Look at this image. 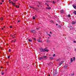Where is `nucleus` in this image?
<instances>
[{
	"instance_id": "052dcab7",
	"label": "nucleus",
	"mask_w": 76,
	"mask_h": 76,
	"mask_svg": "<svg viewBox=\"0 0 76 76\" xmlns=\"http://www.w3.org/2000/svg\"><path fill=\"white\" fill-rule=\"evenodd\" d=\"M1 68H2V67H1Z\"/></svg>"
},
{
	"instance_id": "c9c22d12",
	"label": "nucleus",
	"mask_w": 76,
	"mask_h": 76,
	"mask_svg": "<svg viewBox=\"0 0 76 76\" xmlns=\"http://www.w3.org/2000/svg\"><path fill=\"white\" fill-rule=\"evenodd\" d=\"M10 36H11V37H13V35H11Z\"/></svg>"
},
{
	"instance_id": "473e14b6",
	"label": "nucleus",
	"mask_w": 76,
	"mask_h": 76,
	"mask_svg": "<svg viewBox=\"0 0 76 76\" xmlns=\"http://www.w3.org/2000/svg\"><path fill=\"white\" fill-rule=\"evenodd\" d=\"M64 68H66V67H67V66H64Z\"/></svg>"
},
{
	"instance_id": "4be33fe9",
	"label": "nucleus",
	"mask_w": 76,
	"mask_h": 76,
	"mask_svg": "<svg viewBox=\"0 0 76 76\" xmlns=\"http://www.w3.org/2000/svg\"><path fill=\"white\" fill-rule=\"evenodd\" d=\"M61 61L60 59H57L56 60V61Z\"/></svg>"
},
{
	"instance_id": "f3484780",
	"label": "nucleus",
	"mask_w": 76,
	"mask_h": 76,
	"mask_svg": "<svg viewBox=\"0 0 76 76\" xmlns=\"http://www.w3.org/2000/svg\"><path fill=\"white\" fill-rule=\"evenodd\" d=\"M70 29H72L73 28V27H72V26H71L70 27Z\"/></svg>"
},
{
	"instance_id": "412c9836",
	"label": "nucleus",
	"mask_w": 76,
	"mask_h": 76,
	"mask_svg": "<svg viewBox=\"0 0 76 76\" xmlns=\"http://www.w3.org/2000/svg\"><path fill=\"white\" fill-rule=\"evenodd\" d=\"M47 42H50V40H48L47 41Z\"/></svg>"
},
{
	"instance_id": "7ed1b4c3",
	"label": "nucleus",
	"mask_w": 76,
	"mask_h": 76,
	"mask_svg": "<svg viewBox=\"0 0 76 76\" xmlns=\"http://www.w3.org/2000/svg\"><path fill=\"white\" fill-rule=\"evenodd\" d=\"M42 57H43V59H44V60H46L47 59V56H43Z\"/></svg>"
},
{
	"instance_id": "ea45409f",
	"label": "nucleus",
	"mask_w": 76,
	"mask_h": 76,
	"mask_svg": "<svg viewBox=\"0 0 76 76\" xmlns=\"http://www.w3.org/2000/svg\"><path fill=\"white\" fill-rule=\"evenodd\" d=\"M47 6L48 7H49V5H48V4H47Z\"/></svg>"
},
{
	"instance_id": "6ab92c4d",
	"label": "nucleus",
	"mask_w": 76,
	"mask_h": 76,
	"mask_svg": "<svg viewBox=\"0 0 76 76\" xmlns=\"http://www.w3.org/2000/svg\"><path fill=\"white\" fill-rule=\"evenodd\" d=\"M49 58L50 60H53V57H50Z\"/></svg>"
},
{
	"instance_id": "5fc2aeb1",
	"label": "nucleus",
	"mask_w": 76,
	"mask_h": 76,
	"mask_svg": "<svg viewBox=\"0 0 76 76\" xmlns=\"http://www.w3.org/2000/svg\"><path fill=\"white\" fill-rule=\"evenodd\" d=\"M48 76H50V75H49Z\"/></svg>"
},
{
	"instance_id": "a211bd4d",
	"label": "nucleus",
	"mask_w": 76,
	"mask_h": 76,
	"mask_svg": "<svg viewBox=\"0 0 76 76\" xmlns=\"http://www.w3.org/2000/svg\"><path fill=\"white\" fill-rule=\"evenodd\" d=\"M0 19H1V20H3V18L2 17H1Z\"/></svg>"
},
{
	"instance_id": "3c124183",
	"label": "nucleus",
	"mask_w": 76,
	"mask_h": 76,
	"mask_svg": "<svg viewBox=\"0 0 76 76\" xmlns=\"http://www.w3.org/2000/svg\"><path fill=\"white\" fill-rule=\"evenodd\" d=\"M37 29H39V28H37Z\"/></svg>"
},
{
	"instance_id": "393cba45",
	"label": "nucleus",
	"mask_w": 76,
	"mask_h": 76,
	"mask_svg": "<svg viewBox=\"0 0 76 76\" xmlns=\"http://www.w3.org/2000/svg\"><path fill=\"white\" fill-rule=\"evenodd\" d=\"M35 19V17H33V19Z\"/></svg>"
},
{
	"instance_id": "a18cd8bd",
	"label": "nucleus",
	"mask_w": 76,
	"mask_h": 76,
	"mask_svg": "<svg viewBox=\"0 0 76 76\" xmlns=\"http://www.w3.org/2000/svg\"><path fill=\"white\" fill-rule=\"evenodd\" d=\"M45 4H47H47H47V3H45Z\"/></svg>"
},
{
	"instance_id": "2f4dec72",
	"label": "nucleus",
	"mask_w": 76,
	"mask_h": 76,
	"mask_svg": "<svg viewBox=\"0 0 76 76\" xmlns=\"http://www.w3.org/2000/svg\"><path fill=\"white\" fill-rule=\"evenodd\" d=\"M10 58V56H8V58Z\"/></svg>"
},
{
	"instance_id": "9b49d317",
	"label": "nucleus",
	"mask_w": 76,
	"mask_h": 76,
	"mask_svg": "<svg viewBox=\"0 0 76 76\" xmlns=\"http://www.w3.org/2000/svg\"><path fill=\"white\" fill-rule=\"evenodd\" d=\"M2 75H3L4 74V72L3 71H2L1 72Z\"/></svg>"
},
{
	"instance_id": "f704fd0d",
	"label": "nucleus",
	"mask_w": 76,
	"mask_h": 76,
	"mask_svg": "<svg viewBox=\"0 0 76 76\" xmlns=\"http://www.w3.org/2000/svg\"><path fill=\"white\" fill-rule=\"evenodd\" d=\"M34 41H36V39H35V38H34Z\"/></svg>"
},
{
	"instance_id": "6e6d98bb",
	"label": "nucleus",
	"mask_w": 76,
	"mask_h": 76,
	"mask_svg": "<svg viewBox=\"0 0 76 76\" xmlns=\"http://www.w3.org/2000/svg\"><path fill=\"white\" fill-rule=\"evenodd\" d=\"M15 38V36L13 38Z\"/></svg>"
},
{
	"instance_id": "e2e57ef3",
	"label": "nucleus",
	"mask_w": 76,
	"mask_h": 76,
	"mask_svg": "<svg viewBox=\"0 0 76 76\" xmlns=\"http://www.w3.org/2000/svg\"><path fill=\"white\" fill-rule=\"evenodd\" d=\"M75 50H76V49H75Z\"/></svg>"
},
{
	"instance_id": "864d4df0",
	"label": "nucleus",
	"mask_w": 76,
	"mask_h": 76,
	"mask_svg": "<svg viewBox=\"0 0 76 76\" xmlns=\"http://www.w3.org/2000/svg\"><path fill=\"white\" fill-rule=\"evenodd\" d=\"M9 3H11V2H10Z\"/></svg>"
},
{
	"instance_id": "58836bf2",
	"label": "nucleus",
	"mask_w": 76,
	"mask_h": 76,
	"mask_svg": "<svg viewBox=\"0 0 76 76\" xmlns=\"http://www.w3.org/2000/svg\"><path fill=\"white\" fill-rule=\"evenodd\" d=\"M18 22H20V20H18Z\"/></svg>"
},
{
	"instance_id": "ddd939ff",
	"label": "nucleus",
	"mask_w": 76,
	"mask_h": 76,
	"mask_svg": "<svg viewBox=\"0 0 76 76\" xmlns=\"http://www.w3.org/2000/svg\"><path fill=\"white\" fill-rule=\"evenodd\" d=\"M29 7L30 8H31L32 9H35L34 8V7H32V6H30Z\"/></svg>"
},
{
	"instance_id": "4468645a",
	"label": "nucleus",
	"mask_w": 76,
	"mask_h": 76,
	"mask_svg": "<svg viewBox=\"0 0 76 76\" xmlns=\"http://www.w3.org/2000/svg\"><path fill=\"white\" fill-rule=\"evenodd\" d=\"M16 8H19V6H18V5H16Z\"/></svg>"
},
{
	"instance_id": "cd10ccee",
	"label": "nucleus",
	"mask_w": 76,
	"mask_h": 76,
	"mask_svg": "<svg viewBox=\"0 0 76 76\" xmlns=\"http://www.w3.org/2000/svg\"><path fill=\"white\" fill-rule=\"evenodd\" d=\"M48 35H49V37H51V35H50V34H48Z\"/></svg>"
},
{
	"instance_id": "b1692460",
	"label": "nucleus",
	"mask_w": 76,
	"mask_h": 76,
	"mask_svg": "<svg viewBox=\"0 0 76 76\" xmlns=\"http://www.w3.org/2000/svg\"><path fill=\"white\" fill-rule=\"evenodd\" d=\"M55 56H56V54H54L53 55V57H55Z\"/></svg>"
},
{
	"instance_id": "603ef678",
	"label": "nucleus",
	"mask_w": 76,
	"mask_h": 76,
	"mask_svg": "<svg viewBox=\"0 0 76 76\" xmlns=\"http://www.w3.org/2000/svg\"><path fill=\"white\" fill-rule=\"evenodd\" d=\"M19 4V5H20V4Z\"/></svg>"
},
{
	"instance_id": "0eeeda50",
	"label": "nucleus",
	"mask_w": 76,
	"mask_h": 76,
	"mask_svg": "<svg viewBox=\"0 0 76 76\" xmlns=\"http://www.w3.org/2000/svg\"><path fill=\"white\" fill-rule=\"evenodd\" d=\"M11 2L13 6H15V3H14L12 1H11Z\"/></svg>"
},
{
	"instance_id": "a878e982",
	"label": "nucleus",
	"mask_w": 76,
	"mask_h": 76,
	"mask_svg": "<svg viewBox=\"0 0 76 76\" xmlns=\"http://www.w3.org/2000/svg\"><path fill=\"white\" fill-rule=\"evenodd\" d=\"M11 51V50L10 49H9V52H10Z\"/></svg>"
},
{
	"instance_id": "5701e85b",
	"label": "nucleus",
	"mask_w": 76,
	"mask_h": 76,
	"mask_svg": "<svg viewBox=\"0 0 76 76\" xmlns=\"http://www.w3.org/2000/svg\"><path fill=\"white\" fill-rule=\"evenodd\" d=\"M68 17H69V18H70V15H68Z\"/></svg>"
},
{
	"instance_id": "6e6552de",
	"label": "nucleus",
	"mask_w": 76,
	"mask_h": 76,
	"mask_svg": "<svg viewBox=\"0 0 76 76\" xmlns=\"http://www.w3.org/2000/svg\"><path fill=\"white\" fill-rule=\"evenodd\" d=\"M73 7H74V9H76V6L74 4L73 5Z\"/></svg>"
},
{
	"instance_id": "a19ab883",
	"label": "nucleus",
	"mask_w": 76,
	"mask_h": 76,
	"mask_svg": "<svg viewBox=\"0 0 76 76\" xmlns=\"http://www.w3.org/2000/svg\"><path fill=\"white\" fill-rule=\"evenodd\" d=\"M76 41H74V42H75V43H76Z\"/></svg>"
},
{
	"instance_id": "8fccbe9b",
	"label": "nucleus",
	"mask_w": 76,
	"mask_h": 76,
	"mask_svg": "<svg viewBox=\"0 0 76 76\" xmlns=\"http://www.w3.org/2000/svg\"><path fill=\"white\" fill-rule=\"evenodd\" d=\"M0 4H2V3H0Z\"/></svg>"
},
{
	"instance_id": "f8f14e48",
	"label": "nucleus",
	"mask_w": 76,
	"mask_h": 76,
	"mask_svg": "<svg viewBox=\"0 0 76 76\" xmlns=\"http://www.w3.org/2000/svg\"><path fill=\"white\" fill-rule=\"evenodd\" d=\"M46 9H48V10H50V9H51V7H50L49 8H46Z\"/></svg>"
},
{
	"instance_id": "37998d69",
	"label": "nucleus",
	"mask_w": 76,
	"mask_h": 76,
	"mask_svg": "<svg viewBox=\"0 0 76 76\" xmlns=\"http://www.w3.org/2000/svg\"><path fill=\"white\" fill-rule=\"evenodd\" d=\"M50 34H52V32H50Z\"/></svg>"
},
{
	"instance_id": "680f3d73",
	"label": "nucleus",
	"mask_w": 76,
	"mask_h": 76,
	"mask_svg": "<svg viewBox=\"0 0 76 76\" xmlns=\"http://www.w3.org/2000/svg\"><path fill=\"white\" fill-rule=\"evenodd\" d=\"M16 0V1H17V0Z\"/></svg>"
},
{
	"instance_id": "e433bc0d",
	"label": "nucleus",
	"mask_w": 76,
	"mask_h": 76,
	"mask_svg": "<svg viewBox=\"0 0 76 76\" xmlns=\"http://www.w3.org/2000/svg\"><path fill=\"white\" fill-rule=\"evenodd\" d=\"M16 41V39H15V41L14 42H15V41Z\"/></svg>"
},
{
	"instance_id": "7c9ffc66",
	"label": "nucleus",
	"mask_w": 76,
	"mask_h": 76,
	"mask_svg": "<svg viewBox=\"0 0 76 76\" xmlns=\"http://www.w3.org/2000/svg\"><path fill=\"white\" fill-rule=\"evenodd\" d=\"M53 3L54 4H55V3H56V2H55V1H53Z\"/></svg>"
},
{
	"instance_id": "c03bdc74",
	"label": "nucleus",
	"mask_w": 76,
	"mask_h": 76,
	"mask_svg": "<svg viewBox=\"0 0 76 76\" xmlns=\"http://www.w3.org/2000/svg\"><path fill=\"white\" fill-rule=\"evenodd\" d=\"M46 2H49V1H47Z\"/></svg>"
},
{
	"instance_id": "bb28decb",
	"label": "nucleus",
	"mask_w": 76,
	"mask_h": 76,
	"mask_svg": "<svg viewBox=\"0 0 76 76\" xmlns=\"http://www.w3.org/2000/svg\"><path fill=\"white\" fill-rule=\"evenodd\" d=\"M5 27V26H4V28H2V30H3V29H4V28H5V27Z\"/></svg>"
},
{
	"instance_id": "aec40b11",
	"label": "nucleus",
	"mask_w": 76,
	"mask_h": 76,
	"mask_svg": "<svg viewBox=\"0 0 76 76\" xmlns=\"http://www.w3.org/2000/svg\"><path fill=\"white\" fill-rule=\"evenodd\" d=\"M73 61H75V57H73Z\"/></svg>"
},
{
	"instance_id": "f03ea898",
	"label": "nucleus",
	"mask_w": 76,
	"mask_h": 76,
	"mask_svg": "<svg viewBox=\"0 0 76 76\" xmlns=\"http://www.w3.org/2000/svg\"><path fill=\"white\" fill-rule=\"evenodd\" d=\"M63 63H64V61H61V62L59 63V66H60L61 65V64H63Z\"/></svg>"
},
{
	"instance_id": "09e8293b",
	"label": "nucleus",
	"mask_w": 76,
	"mask_h": 76,
	"mask_svg": "<svg viewBox=\"0 0 76 76\" xmlns=\"http://www.w3.org/2000/svg\"><path fill=\"white\" fill-rule=\"evenodd\" d=\"M2 1V2H4V1Z\"/></svg>"
},
{
	"instance_id": "dca6fc26",
	"label": "nucleus",
	"mask_w": 76,
	"mask_h": 76,
	"mask_svg": "<svg viewBox=\"0 0 76 76\" xmlns=\"http://www.w3.org/2000/svg\"><path fill=\"white\" fill-rule=\"evenodd\" d=\"M72 24H73V25H74V24H75V22L74 21H72Z\"/></svg>"
},
{
	"instance_id": "39448f33",
	"label": "nucleus",
	"mask_w": 76,
	"mask_h": 76,
	"mask_svg": "<svg viewBox=\"0 0 76 76\" xmlns=\"http://www.w3.org/2000/svg\"><path fill=\"white\" fill-rule=\"evenodd\" d=\"M73 58H71L70 59V63H73Z\"/></svg>"
},
{
	"instance_id": "c85d7f7f",
	"label": "nucleus",
	"mask_w": 76,
	"mask_h": 76,
	"mask_svg": "<svg viewBox=\"0 0 76 76\" xmlns=\"http://www.w3.org/2000/svg\"><path fill=\"white\" fill-rule=\"evenodd\" d=\"M75 74H74V73H72V76H74V75Z\"/></svg>"
},
{
	"instance_id": "2eb2a0df",
	"label": "nucleus",
	"mask_w": 76,
	"mask_h": 76,
	"mask_svg": "<svg viewBox=\"0 0 76 76\" xmlns=\"http://www.w3.org/2000/svg\"><path fill=\"white\" fill-rule=\"evenodd\" d=\"M28 41L29 42H32V40H31L30 39H28Z\"/></svg>"
},
{
	"instance_id": "1a4fd4ad",
	"label": "nucleus",
	"mask_w": 76,
	"mask_h": 76,
	"mask_svg": "<svg viewBox=\"0 0 76 76\" xmlns=\"http://www.w3.org/2000/svg\"><path fill=\"white\" fill-rule=\"evenodd\" d=\"M41 59H42V60L44 59L43 58L40 57L39 58V60H41Z\"/></svg>"
},
{
	"instance_id": "13d9d810",
	"label": "nucleus",
	"mask_w": 76,
	"mask_h": 76,
	"mask_svg": "<svg viewBox=\"0 0 76 76\" xmlns=\"http://www.w3.org/2000/svg\"><path fill=\"white\" fill-rule=\"evenodd\" d=\"M37 6H38V7H39V5H38Z\"/></svg>"
},
{
	"instance_id": "79ce46f5",
	"label": "nucleus",
	"mask_w": 76,
	"mask_h": 76,
	"mask_svg": "<svg viewBox=\"0 0 76 76\" xmlns=\"http://www.w3.org/2000/svg\"><path fill=\"white\" fill-rule=\"evenodd\" d=\"M58 22L59 23H60V21H58Z\"/></svg>"
},
{
	"instance_id": "423d86ee",
	"label": "nucleus",
	"mask_w": 76,
	"mask_h": 76,
	"mask_svg": "<svg viewBox=\"0 0 76 76\" xmlns=\"http://www.w3.org/2000/svg\"><path fill=\"white\" fill-rule=\"evenodd\" d=\"M37 41L38 42H42V41L40 40H39V39H38L37 40Z\"/></svg>"
},
{
	"instance_id": "4d7b16f0",
	"label": "nucleus",
	"mask_w": 76,
	"mask_h": 76,
	"mask_svg": "<svg viewBox=\"0 0 76 76\" xmlns=\"http://www.w3.org/2000/svg\"><path fill=\"white\" fill-rule=\"evenodd\" d=\"M48 39H50V37L48 38Z\"/></svg>"
},
{
	"instance_id": "20e7f679",
	"label": "nucleus",
	"mask_w": 76,
	"mask_h": 76,
	"mask_svg": "<svg viewBox=\"0 0 76 76\" xmlns=\"http://www.w3.org/2000/svg\"><path fill=\"white\" fill-rule=\"evenodd\" d=\"M31 32H32V33H36V31L34 30H31Z\"/></svg>"
},
{
	"instance_id": "f257e3e1",
	"label": "nucleus",
	"mask_w": 76,
	"mask_h": 76,
	"mask_svg": "<svg viewBox=\"0 0 76 76\" xmlns=\"http://www.w3.org/2000/svg\"><path fill=\"white\" fill-rule=\"evenodd\" d=\"M40 50L41 52H45V51H47V52H48L49 51V50H47V48H45V49H43V48H40L39 49Z\"/></svg>"
},
{
	"instance_id": "49530a36",
	"label": "nucleus",
	"mask_w": 76,
	"mask_h": 76,
	"mask_svg": "<svg viewBox=\"0 0 76 76\" xmlns=\"http://www.w3.org/2000/svg\"><path fill=\"white\" fill-rule=\"evenodd\" d=\"M56 26H57V25H58V24H56Z\"/></svg>"
},
{
	"instance_id": "c756f323",
	"label": "nucleus",
	"mask_w": 76,
	"mask_h": 76,
	"mask_svg": "<svg viewBox=\"0 0 76 76\" xmlns=\"http://www.w3.org/2000/svg\"><path fill=\"white\" fill-rule=\"evenodd\" d=\"M59 28H61V26L59 25Z\"/></svg>"
},
{
	"instance_id": "de8ad7c7",
	"label": "nucleus",
	"mask_w": 76,
	"mask_h": 76,
	"mask_svg": "<svg viewBox=\"0 0 76 76\" xmlns=\"http://www.w3.org/2000/svg\"><path fill=\"white\" fill-rule=\"evenodd\" d=\"M14 41H13V40H12V42H14Z\"/></svg>"
},
{
	"instance_id": "72a5a7b5",
	"label": "nucleus",
	"mask_w": 76,
	"mask_h": 76,
	"mask_svg": "<svg viewBox=\"0 0 76 76\" xmlns=\"http://www.w3.org/2000/svg\"><path fill=\"white\" fill-rule=\"evenodd\" d=\"M57 73H54V75H57Z\"/></svg>"
},
{
	"instance_id": "9d476101",
	"label": "nucleus",
	"mask_w": 76,
	"mask_h": 76,
	"mask_svg": "<svg viewBox=\"0 0 76 76\" xmlns=\"http://www.w3.org/2000/svg\"><path fill=\"white\" fill-rule=\"evenodd\" d=\"M60 12L62 13H64V11H63V10H61Z\"/></svg>"
},
{
	"instance_id": "bf43d9fd",
	"label": "nucleus",
	"mask_w": 76,
	"mask_h": 76,
	"mask_svg": "<svg viewBox=\"0 0 76 76\" xmlns=\"http://www.w3.org/2000/svg\"><path fill=\"white\" fill-rule=\"evenodd\" d=\"M9 1H10V0H9Z\"/></svg>"
},
{
	"instance_id": "4c0bfd02",
	"label": "nucleus",
	"mask_w": 76,
	"mask_h": 76,
	"mask_svg": "<svg viewBox=\"0 0 76 76\" xmlns=\"http://www.w3.org/2000/svg\"><path fill=\"white\" fill-rule=\"evenodd\" d=\"M10 28H12V26H10Z\"/></svg>"
}]
</instances>
